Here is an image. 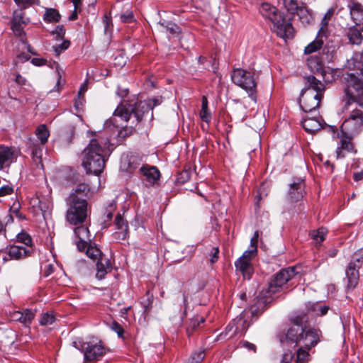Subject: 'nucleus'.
Returning <instances> with one entry per match:
<instances>
[{
  "mask_svg": "<svg viewBox=\"0 0 363 363\" xmlns=\"http://www.w3.org/2000/svg\"><path fill=\"white\" fill-rule=\"evenodd\" d=\"M160 104L158 99H150L145 101H140L130 104H121L117 106L113 115L120 117L123 121L129 122V125L124 126L121 130L118 136H127L128 135L137 134V130L141 128V122L145 115L152 111L155 106ZM151 120L153 118V113L150 114Z\"/></svg>",
  "mask_w": 363,
  "mask_h": 363,
  "instance_id": "1",
  "label": "nucleus"
},
{
  "mask_svg": "<svg viewBox=\"0 0 363 363\" xmlns=\"http://www.w3.org/2000/svg\"><path fill=\"white\" fill-rule=\"evenodd\" d=\"M115 148L108 138H94L84 150L82 166L86 173L99 175L104 169L106 158Z\"/></svg>",
  "mask_w": 363,
  "mask_h": 363,
  "instance_id": "2",
  "label": "nucleus"
},
{
  "mask_svg": "<svg viewBox=\"0 0 363 363\" xmlns=\"http://www.w3.org/2000/svg\"><path fill=\"white\" fill-rule=\"evenodd\" d=\"M294 325L289 328L285 335L288 345L303 344L308 350L315 347L320 341L322 333L319 329L307 327L308 317L303 313H298L291 318Z\"/></svg>",
  "mask_w": 363,
  "mask_h": 363,
  "instance_id": "3",
  "label": "nucleus"
},
{
  "mask_svg": "<svg viewBox=\"0 0 363 363\" xmlns=\"http://www.w3.org/2000/svg\"><path fill=\"white\" fill-rule=\"evenodd\" d=\"M91 196L89 184H78L67 199L68 208L67 220L72 225L82 223L86 218L89 211L87 199Z\"/></svg>",
  "mask_w": 363,
  "mask_h": 363,
  "instance_id": "4",
  "label": "nucleus"
},
{
  "mask_svg": "<svg viewBox=\"0 0 363 363\" xmlns=\"http://www.w3.org/2000/svg\"><path fill=\"white\" fill-rule=\"evenodd\" d=\"M259 12L264 18L272 23V29L279 37L282 38H293L294 28L291 23L285 20L284 15L275 6L269 3H263L260 6Z\"/></svg>",
  "mask_w": 363,
  "mask_h": 363,
  "instance_id": "5",
  "label": "nucleus"
},
{
  "mask_svg": "<svg viewBox=\"0 0 363 363\" xmlns=\"http://www.w3.org/2000/svg\"><path fill=\"white\" fill-rule=\"evenodd\" d=\"M345 83V92L347 99L346 105L357 103L363 106V66L359 73H347L344 76Z\"/></svg>",
  "mask_w": 363,
  "mask_h": 363,
  "instance_id": "6",
  "label": "nucleus"
},
{
  "mask_svg": "<svg viewBox=\"0 0 363 363\" xmlns=\"http://www.w3.org/2000/svg\"><path fill=\"white\" fill-rule=\"evenodd\" d=\"M72 345L83 352L84 361L86 363L101 360L108 351L101 341L85 342L77 338L72 342Z\"/></svg>",
  "mask_w": 363,
  "mask_h": 363,
  "instance_id": "7",
  "label": "nucleus"
},
{
  "mask_svg": "<svg viewBox=\"0 0 363 363\" xmlns=\"http://www.w3.org/2000/svg\"><path fill=\"white\" fill-rule=\"evenodd\" d=\"M233 82L245 89L254 101H256V83L253 74L245 69H234L231 74Z\"/></svg>",
  "mask_w": 363,
  "mask_h": 363,
  "instance_id": "8",
  "label": "nucleus"
},
{
  "mask_svg": "<svg viewBox=\"0 0 363 363\" xmlns=\"http://www.w3.org/2000/svg\"><path fill=\"white\" fill-rule=\"evenodd\" d=\"M363 264V250L359 249L352 255L351 259L346 269L345 274L347 279V288L353 289L358 284L359 279V269Z\"/></svg>",
  "mask_w": 363,
  "mask_h": 363,
  "instance_id": "9",
  "label": "nucleus"
},
{
  "mask_svg": "<svg viewBox=\"0 0 363 363\" xmlns=\"http://www.w3.org/2000/svg\"><path fill=\"white\" fill-rule=\"evenodd\" d=\"M363 129V111L359 109L352 111L340 126L342 136H352L359 134Z\"/></svg>",
  "mask_w": 363,
  "mask_h": 363,
  "instance_id": "10",
  "label": "nucleus"
},
{
  "mask_svg": "<svg viewBox=\"0 0 363 363\" xmlns=\"http://www.w3.org/2000/svg\"><path fill=\"white\" fill-rule=\"evenodd\" d=\"M295 268L288 267L280 270L270 281L268 292L274 294L281 290L287 289V283L295 276Z\"/></svg>",
  "mask_w": 363,
  "mask_h": 363,
  "instance_id": "11",
  "label": "nucleus"
},
{
  "mask_svg": "<svg viewBox=\"0 0 363 363\" xmlns=\"http://www.w3.org/2000/svg\"><path fill=\"white\" fill-rule=\"evenodd\" d=\"M327 38L328 35L325 33L320 34V32L318 31L316 38L305 48V54H311L318 50H322V53L325 55V60H332L333 55L335 52V48L330 47L328 44H325V45L323 46Z\"/></svg>",
  "mask_w": 363,
  "mask_h": 363,
  "instance_id": "12",
  "label": "nucleus"
},
{
  "mask_svg": "<svg viewBox=\"0 0 363 363\" xmlns=\"http://www.w3.org/2000/svg\"><path fill=\"white\" fill-rule=\"evenodd\" d=\"M310 69L316 75H320L325 83H331L335 80L336 71L330 67H325L322 60L317 57H311L307 62Z\"/></svg>",
  "mask_w": 363,
  "mask_h": 363,
  "instance_id": "13",
  "label": "nucleus"
},
{
  "mask_svg": "<svg viewBox=\"0 0 363 363\" xmlns=\"http://www.w3.org/2000/svg\"><path fill=\"white\" fill-rule=\"evenodd\" d=\"M323 97V96L320 94L311 93L310 91H301V107L306 113L315 111L319 107Z\"/></svg>",
  "mask_w": 363,
  "mask_h": 363,
  "instance_id": "14",
  "label": "nucleus"
},
{
  "mask_svg": "<svg viewBox=\"0 0 363 363\" xmlns=\"http://www.w3.org/2000/svg\"><path fill=\"white\" fill-rule=\"evenodd\" d=\"M139 174L146 186H153L160 177V172L158 168L149 164H143L139 169Z\"/></svg>",
  "mask_w": 363,
  "mask_h": 363,
  "instance_id": "15",
  "label": "nucleus"
},
{
  "mask_svg": "<svg viewBox=\"0 0 363 363\" xmlns=\"http://www.w3.org/2000/svg\"><path fill=\"white\" fill-rule=\"evenodd\" d=\"M305 194L304 180L300 178L294 179L293 182L289 185L287 200L291 203L298 202L302 200Z\"/></svg>",
  "mask_w": 363,
  "mask_h": 363,
  "instance_id": "16",
  "label": "nucleus"
},
{
  "mask_svg": "<svg viewBox=\"0 0 363 363\" xmlns=\"http://www.w3.org/2000/svg\"><path fill=\"white\" fill-rule=\"evenodd\" d=\"M143 157L137 153L123 155L121 160V169L128 173H133L140 165Z\"/></svg>",
  "mask_w": 363,
  "mask_h": 363,
  "instance_id": "17",
  "label": "nucleus"
},
{
  "mask_svg": "<svg viewBox=\"0 0 363 363\" xmlns=\"http://www.w3.org/2000/svg\"><path fill=\"white\" fill-rule=\"evenodd\" d=\"M33 249H27L23 246L12 245L6 248V256L3 257L4 262L10 259L19 260L30 257Z\"/></svg>",
  "mask_w": 363,
  "mask_h": 363,
  "instance_id": "18",
  "label": "nucleus"
},
{
  "mask_svg": "<svg viewBox=\"0 0 363 363\" xmlns=\"http://www.w3.org/2000/svg\"><path fill=\"white\" fill-rule=\"evenodd\" d=\"M48 138H37L31 147L33 161L39 171H43L42 162V150L43 146L47 143Z\"/></svg>",
  "mask_w": 363,
  "mask_h": 363,
  "instance_id": "19",
  "label": "nucleus"
},
{
  "mask_svg": "<svg viewBox=\"0 0 363 363\" xmlns=\"http://www.w3.org/2000/svg\"><path fill=\"white\" fill-rule=\"evenodd\" d=\"M356 152L357 150L352 142V138H340L335 151L337 160L344 158L346 154Z\"/></svg>",
  "mask_w": 363,
  "mask_h": 363,
  "instance_id": "20",
  "label": "nucleus"
},
{
  "mask_svg": "<svg viewBox=\"0 0 363 363\" xmlns=\"http://www.w3.org/2000/svg\"><path fill=\"white\" fill-rule=\"evenodd\" d=\"M18 156V152L15 147L0 146V170L9 167Z\"/></svg>",
  "mask_w": 363,
  "mask_h": 363,
  "instance_id": "21",
  "label": "nucleus"
},
{
  "mask_svg": "<svg viewBox=\"0 0 363 363\" xmlns=\"http://www.w3.org/2000/svg\"><path fill=\"white\" fill-rule=\"evenodd\" d=\"M305 87L302 91H310L311 93L320 94L323 96L325 90V85L320 79L314 75H309L304 78Z\"/></svg>",
  "mask_w": 363,
  "mask_h": 363,
  "instance_id": "22",
  "label": "nucleus"
},
{
  "mask_svg": "<svg viewBox=\"0 0 363 363\" xmlns=\"http://www.w3.org/2000/svg\"><path fill=\"white\" fill-rule=\"evenodd\" d=\"M74 234L79 240L76 241L77 249L81 252L84 251L88 242H91V235L88 228L84 225L78 226L74 229Z\"/></svg>",
  "mask_w": 363,
  "mask_h": 363,
  "instance_id": "23",
  "label": "nucleus"
},
{
  "mask_svg": "<svg viewBox=\"0 0 363 363\" xmlns=\"http://www.w3.org/2000/svg\"><path fill=\"white\" fill-rule=\"evenodd\" d=\"M117 231L114 233V238L117 240H125L128 238V225L126 220L121 214H117L115 219Z\"/></svg>",
  "mask_w": 363,
  "mask_h": 363,
  "instance_id": "24",
  "label": "nucleus"
},
{
  "mask_svg": "<svg viewBox=\"0 0 363 363\" xmlns=\"http://www.w3.org/2000/svg\"><path fill=\"white\" fill-rule=\"evenodd\" d=\"M34 317V313L30 309H26L23 311H16L11 313L13 320L19 321L26 327H29Z\"/></svg>",
  "mask_w": 363,
  "mask_h": 363,
  "instance_id": "25",
  "label": "nucleus"
},
{
  "mask_svg": "<svg viewBox=\"0 0 363 363\" xmlns=\"http://www.w3.org/2000/svg\"><path fill=\"white\" fill-rule=\"evenodd\" d=\"M236 269L240 271L243 277L250 279L254 272L251 261L239 257L235 262Z\"/></svg>",
  "mask_w": 363,
  "mask_h": 363,
  "instance_id": "26",
  "label": "nucleus"
},
{
  "mask_svg": "<svg viewBox=\"0 0 363 363\" xmlns=\"http://www.w3.org/2000/svg\"><path fill=\"white\" fill-rule=\"evenodd\" d=\"M302 127L308 134L313 135L322 128V124L316 117L304 118L301 123Z\"/></svg>",
  "mask_w": 363,
  "mask_h": 363,
  "instance_id": "27",
  "label": "nucleus"
},
{
  "mask_svg": "<svg viewBox=\"0 0 363 363\" xmlns=\"http://www.w3.org/2000/svg\"><path fill=\"white\" fill-rule=\"evenodd\" d=\"M351 17L358 25L363 23V6L357 1H352L348 5Z\"/></svg>",
  "mask_w": 363,
  "mask_h": 363,
  "instance_id": "28",
  "label": "nucleus"
},
{
  "mask_svg": "<svg viewBox=\"0 0 363 363\" xmlns=\"http://www.w3.org/2000/svg\"><path fill=\"white\" fill-rule=\"evenodd\" d=\"M96 269L97 272L96 274V277L98 279H104L108 271L111 269V264L110 261L106 258H104L103 257H100L96 263Z\"/></svg>",
  "mask_w": 363,
  "mask_h": 363,
  "instance_id": "29",
  "label": "nucleus"
},
{
  "mask_svg": "<svg viewBox=\"0 0 363 363\" xmlns=\"http://www.w3.org/2000/svg\"><path fill=\"white\" fill-rule=\"evenodd\" d=\"M345 66L349 69L359 71L363 66V54L361 52H354L352 56L347 60Z\"/></svg>",
  "mask_w": 363,
  "mask_h": 363,
  "instance_id": "30",
  "label": "nucleus"
},
{
  "mask_svg": "<svg viewBox=\"0 0 363 363\" xmlns=\"http://www.w3.org/2000/svg\"><path fill=\"white\" fill-rule=\"evenodd\" d=\"M362 30L360 31L355 27L349 28L347 36L350 43L353 45H360L363 40L362 35Z\"/></svg>",
  "mask_w": 363,
  "mask_h": 363,
  "instance_id": "31",
  "label": "nucleus"
},
{
  "mask_svg": "<svg viewBox=\"0 0 363 363\" xmlns=\"http://www.w3.org/2000/svg\"><path fill=\"white\" fill-rule=\"evenodd\" d=\"M335 13V9L330 8L328 10V11L325 13L321 23H320V28L318 31L320 32V34L325 33L326 35H328V23L331 20L333 16Z\"/></svg>",
  "mask_w": 363,
  "mask_h": 363,
  "instance_id": "32",
  "label": "nucleus"
},
{
  "mask_svg": "<svg viewBox=\"0 0 363 363\" xmlns=\"http://www.w3.org/2000/svg\"><path fill=\"white\" fill-rule=\"evenodd\" d=\"M61 16L57 10L55 9H46L43 15V20L46 22H58L60 21Z\"/></svg>",
  "mask_w": 363,
  "mask_h": 363,
  "instance_id": "33",
  "label": "nucleus"
},
{
  "mask_svg": "<svg viewBox=\"0 0 363 363\" xmlns=\"http://www.w3.org/2000/svg\"><path fill=\"white\" fill-rule=\"evenodd\" d=\"M200 118L204 122L208 123L211 120V114L208 108V100L207 98L203 96L202 97L201 109L200 111Z\"/></svg>",
  "mask_w": 363,
  "mask_h": 363,
  "instance_id": "34",
  "label": "nucleus"
},
{
  "mask_svg": "<svg viewBox=\"0 0 363 363\" xmlns=\"http://www.w3.org/2000/svg\"><path fill=\"white\" fill-rule=\"evenodd\" d=\"M85 250L86 255L93 260L102 257L101 250L96 245H93L91 242H88Z\"/></svg>",
  "mask_w": 363,
  "mask_h": 363,
  "instance_id": "35",
  "label": "nucleus"
},
{
  "mask_svg": "<svg viewBox=\"0 0 363 363\" xmlns=\"http://www.w3.org/2000/svg\"><path fill=\"white\" fill-rule=\"evenodd\" d=\"M11 22L26 26L29 23V19L25 17V12L23 9H19L13 12Z\"/></svg>",
  "mask_w": 363,
  "mask_h": 363,
  "instance_id": "36",
  "label": "nucleus"
},
{
  "mask_svg": "<svg viewBox=\"0 0 363 363\" xmlns=\"http://www.w3.org/2000/svg\"><path fill=\"white\" fill-rule=\"evenodd\" d=\"M304 347H301L296 352V357L294 359L296 363H306L309 360V351Z\"/></svg>",
  "mask_w": 363,
  "mask_h": 363,
  "instance_id": "37",
  "label": "nucleus"
},
{
  "mask_svg": "<svg viewBox=\"0 0 363 363\" xmlns=\"http://www.w3.org/2000/svg\"><path fill=\"white\" fill-rule=\"evenodd\" d=\"M328 230L323 227L319 228L318 230H313L310 233V235L313 240L316 242H322L327 235Z\"/></svg>",
  "mask_w": 363,
  "mask_h": 363,
  "instance_id": "38",
  "label": "nucleus"
},
{
  "mask_svg": "<svg viewBox=\"0 0 363 363\" xmlns=\"http://www.w3.org/2000/svg\"><path fill=\"white\" fill-rule=\"evenodd\" d=\"M52 207V203L50 197L43 198L38 201V208L41 211L43 216L50 212Z\"/></svg>",
  "mask_w": 363,
  "mask_h": 363,
  "instance_id": "39",
  "label": "nucleus"
},
{
  "mask_svg": "<svg viewBox=\"0 0 363 363\" xmlns=\"http://www.w3.org/2000/svg\"><path fill=\"white\" fill-rule=\"evenodd\" d=\"M12 330H6L0 333V343L4 346L12 345L14 342Z\"/></svg>",
  "mask_w": 363,
  "mask_h": 363,
  "instance_id": "40",
  "label": "nucleus"
},
{
  "mask_svg": "<svg viewBox=\"0 0 363 363\" xmlns=\"http://www.w3.org/2000/svg\"><path fill=\"white\" fill-rule=\"evenodd\" d=\"M160 25L165 28L172 35H178L181 33L180 28L174 23L172 21H163L160 22Z\"/></svg>",
  "mask_w": 363,
  "mask_h": 363,
  "instance_id": "41",
  "label": "nucleus"
},
{
  "mask_svg": "<svg viewBox=\"0 0 363 363\" xmlns=\"http://www.w3.org/2000/svg\"><path fill=\"white\" fill-rule=\"evenodd\" d=\"M204 321L205 320L203 318L198 316L191 319L189 325L186 330L188 335L189 336L191 334V333L194 330H196L200 325V324L204 323Z\"/></svg>",
  "mask_w": 363,
  "mask_h": 363,
  "instance_id": "42",
  "label": "nucleus"
},
{
  "mask_svg": "<svg viewBox=\"0 0 363 363\" xmlns=\"http://www.w3.org/2000/svg\"><path fill=\"white\" fill-rule=\"evenodd\" d=\"M191 172L190 169H184L178 173L176 178V182L178 184H184L188 182L191 178Z\"/></svg>",
  "mask_w": 363,
  "mask_h": 363,
  "instance_id": "43",
  "label": "nucleus"
},
{
  "mask_svg": "<svg viewBox=\"0 0 363 363\" xmlns=\"http://www.w3.org/2000/svg\"><path fill=\"white\" fill-rule=\"evenodd\" d=\"M318 303H308L306 304V312L301 311L306 314L308 317V322L310 321V316L319 315L318 312Z\"/></svg>",
  "mask_w": 363,
  "mask_h": 363,
  "instance_id": "44",
  "label": "nucleus"
},
{
  "mask_svg": "<svg viewBox=\"0 0 363 363\" xmlns=\"http://www.w3.org/2000/svg\"><path fill=\"white\" fill-rule=\"evenodd\" d=\"M55 320V317L52 312H46L42 314L39 323L41 325H51Z\"/></svg>",
  "mask_w": 363,
  "mask_h": 363,
  "instance_id": "45",
  "label": "nucleus"
},
{
  "mask_svg": "<svg viewBox=\"0 0 363 363\" xmlns=\"http://www.w3.org/2000/svg\"><path fill=\"white\" fill-rule=\"evenodd\" d=\"M17 240L28 247V249H32V238L28 233L24 232L18 233L17 235Z\"/></svg>",
  "mask_w": 363,
  "mask_h": 363,
  "instance_id": "46",
  "label": "nucleus"
},
{
  "mask_svg": "<svg viewBox=\"0 0 363 363\" xmlns=\"http://www.w3.org/2000/svg\"><path fill=\"white\" fill-rule=\"evenodd\" d=\"M70 45V42L68 40H65L60 45H56L52 47V50L57 57L60 56L62 52L66 50Z\"/></svg>",
  "mask_w": 363,
  "mask_h": 363,
  "instance_id": "47",
  "label": "nucleus"
},
{
  "mask_svg": "<svg viewBox=\"0 0 363 363\" xmlns=\"http://www.w3.org/2000/svg\"><path fill=\"white\" fill-rule=\"evenodd\" d=\"M205 357V353L203 350H199L195 352H193L189 359L187 363H199L201 362Z\"/></svg>",
  "mask_w": 363,
  "mask_h": 363,
  "instance_id": "48",
  "label": "nucleus"
},
{
  "mask_svg": "<svg viewBox=\"0 0 363 363\" xmlns=\"http://www.w3.org/2000/svg\"><path fill=\"white\" fill-rule=\"evenodd\" d=\"M116 209V203H111L107 208L105 210L104 216H106V219H104V222H109L113 218V214L114 211Z\"/></svg>",
  "mask_w": 363,
  "mask_h": 363,
  "instance_id": "49",
  "label": "nucleus"
},
{
  "mask_svg": "<svg viewBox=\"0 0 363 363\" xmlns=\"http://www.w3.org/2000/svg\"><path fill=\"white\" fill-rule=\"evenodd\" d=\"M234 321L235 322V325L232 335L240 333L242 330H244L245 328V325L246 324V321L241 316L238 317L234 320Z\"/></svg>",
  "mask_w": 363,
  "mask_h": 363,
  "instance_id": "50",
  "label": "nucleus"
},
{
  "mask_svg": "<svg viewBox=\"0 0 363 363\" xmlns=\"http://www.w3.org/2000/svg\"><path fill=\"white\" fill-rule=\"evenodd\" d=\"M36 136H50V131L45 124L39 125L35 131Z\"/></svg>",
  "mask_w": 363,
  "mask_h": 363,
  "instance_id": "51",
  "label": "nucleus"
},
{
  "mask_svg": "<svg viewBox=\"0 0 363 363\" xmlns=\"http://www.w3.org/2000/svg\"><path fill=\"white\" fill-rule=\"evenodd\" d=\"M25 26H21L19 23H14L11 22V29L16 36L22 37L25 35L23 28Z\"/></svg>",
  "mask_w": 363,
  "mask_h": 363,
  "instance_id": "52",
  "label": "nucleus"
},
{
  "mask_svg": "<svg viewBox=\"0 0 363 363\" xmlns=\"http://www.w3.org/2000/svg\"><path fill=\"white\" fill-rule=\"evenodd\" d=\"M257 250L255 247H250V249L245 250L240 257L247 260L252 261V259L257 255Z\"/></svg>",
  "mask_w": 363,
  "mask_h": 363,
  "instance_id": "53",
  "label": "nucleus"
},
{
  "mask_svg": "<svg viewBox=\"0 0 363 363\" xmlns=\"http://www.w3.org/2000/svg\"><path fill=\"white\" fill-rule=\"evenodd\" d=\"M121 21L124 23H130L135 21L132 11H127L121 16Z\"/></svg>",
  "mask_w": 363,
  "mask_h": 363,
  "instance_id": "54",
  "label": "nucleus"
},
{
  "mask_svg": "<svg viewBox=\"0 0 363 363\" xmlns=\"http://www.w3.org/2000/svg\"><path fill=\"white\" fill-rule=\"evenodd\" d=\"M103 23L104 25V33L106 34L111 30L113 26L111 18L107 14H104L103 17Z\"/></svg>",
  "mask_w": 363,
  "mask_h": 363,
  "instance_id": "55",
  "label": "nucleus"
},
{
  "mask_svg": "<svg viewBox=\"0 0 363 363\" xmlns=\"http://www.w3.org/2000/svg\"><path fill=\"white\" fill-rule=\"evenodd\" d=\"M52 33L56 35L57 40H62L65 34V28L62 25H58L52 31Z\"/></svg>",
  "mask_w": 363,
  "mask_h": 363,
  "instance_id": "56",
  "label": "nucleus"
},
{
  "mask_svg": "<svg viewBox=\"0 0 363 363\" xmlns=\"http://www.w3.org/2000/svg\"><path fill=\"white\" fill-rule=\"evenodd\" d=\"M111 329L112 330H113L114 332H116L118 334V337H123V335L124 333V330H123V327L118 323L113 321L111 324Z\"/></svg>",
  "mask_w": 363,
  "mask_h": 363,
  "instance_id": "57",
  "label": "nucleus"
},
{
  "mask_svg": "<svg viewBox=\"0 0 363 363\" xmlns=\"http://www.w3.org/2000/svg\"><path fill=\"white\" fill-rule=\"evenodd\" d=\"M13 192V189L10 185H5L0 188V196L10 195Z\"/></svg>",
  "mask_w": 363,
  "mask_h": 363,
  "instance_id": "58",
  "label": "nucleus"
},
{
  "mask_svg": "<svg viewBox=\"0 0 363 363\" xmlns=\"http://www.w3.org/2000/svg\"><path fill=\"white\" fill-rule=\"evenodd\" d=\"M294 359V354L291 351H287L284 353L281 363H291Z\"/></svg>",
  "mask_w": 363,
  "mask_h": 363,
  "instance_id": "59",
  "label": "nucleus"
},
{
  "mask_svg": "<svg viewBox=\"0 0 363 363\" xmlns=\"http://www.w3.org/2000/svg\"><path fill=\"white\" fill-rule=\"evenodd\" d=\"M15 3L18 5L19 6H21L23 9H25L31 4H33L35 3L36 0H13Z\"/></svg>",
  "mask_w": 363,
  "mask_h": 363,
  "instance_id": "60",
  "label": "nucleus"
},
{
  "mask_svg": "<svg viewBox=\"0 0 363 363\" xmlns=\"http://www.w3.org/2000/svg\"><path fill=\"white\" fill-rule=\"evenodd\" d=\"M284 4L289 11H294L297 8L296 0H284Z\"/></svg>",
  "mask_w": 363,
  "mask_h": 363,
  "instance_id": "61",
  "label": "nucleus"
},
{
  "mask_svg": "<svg viewBox=\"0 0 363 363\" xmlns=\"http://www.w3.org/2000/svg\"><path fill=\"white\" fill-rule=\"evenodd\" d=\"M218 254H219V249L218 247H213L210 256H211V262L214 263L216 262L218 259Z\"/></svg>",
  "mask_w": 363,
  "mask_h": 363,
  "instance_id": "62",
  "label": "nucleus"
},
{
  "mask_svg": "<svg viewBox=\"0 0 363 363\" xmlns=\"http://www.w3.org/2000/svg\"><path fill=\"white\" fill-rule=\"evenodd\" d=\"M15 82L18 85L23 86L26 84V79L23 77H22L21 74H18L16 76Z\"/></svg>",
  "mask_w": 363,
  "mask_h": 363,
  "instance_id": "63",
  "label": "nucleus"
},
{
  "mask_svg": "<svg viewBox=\"0 0 363 363\" xmlns=\"http://www.w3.org/2000/svg\"><path fill=\"white\" fill-rule=\"evenodd\" d=\"M329 307L327 306H322L318 303V312L319 313V315H324L328 313Z\"/></svg>",
  "mask_w": 363,
  "mask_h": 363,
  "instance_id": "64",
  "label": "nucleus"
}]
</instances>
